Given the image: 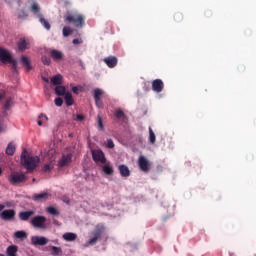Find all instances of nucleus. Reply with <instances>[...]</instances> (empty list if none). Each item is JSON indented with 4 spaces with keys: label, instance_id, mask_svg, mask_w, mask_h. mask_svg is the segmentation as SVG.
Here are the masks:
<instances>
[{
    "label": "nucleus",
    "instance_id": "nucleus-1",
    "mask_svg": "<svg viewBox=\"0 0 256 256\" xmlns=\"http://www.w3.org/2000/svg\"><path fill=\"white\" fill-rule=\"evenodd\" d=\"M21 164L27 169L28 173H31L37 169V165H39V157L27 155V150L24 149L21 154Z\"/></svg>",
    "mask_w": 256,
    "mask_h": 256
},
{
    "label": "nucleus",
    "instance_id": "nucleus-2",
    "mask_svg": "<svg viewBox=\"0 0 256 256\" xmlns=\"http://www.w3.org/2000/svg\"><path fill=\"white\" fill-rule=\"evenodd\" d=\"M65 23H71L77 29H83L85 27V16L78 12H68L64 16Z\"/></svg>",
    "mask_w": 256,
    "mask_h": 256
},
{
    "label": "nucleus",
    "instance_id": "nucleus-3",
    "mask_svg": "<svg viewBox=\"0 0 256 256\" xmlns=\"http://www.w3.org/2000/svg\"><path fill=\"white\" fill-rule=\"evenodd\" d=\"M106 228L103 224H97L94 230L91 232L92 238L87 242V246L96 245L98 239H101L103 233H105Z\"/></svg>",
    "mask_w": 256,
    "mask_h": 256
},
{
    "label": "nucleus",
    "instance_id": "nucleus-4",
    "mask_svg": "<svg viewBox=\"0 0 256 256\" xmlns=\"http://www.w3.org/2000/svg\"><path fill=\"white\" fill-rule=\"evenodd\" d=\"M8 181L11 185H19L20 183H25L27 181V176L23 172H12L8 176Z\"/></svg>",
    "mask_w": 256,
    "mask_h": 256
},
{
    "label": "nucleus",
    "instance_id": "nucleus-5",
    "mask_svg": "<svg viewBox=\"0 0 256 256\" xmlns=\"http://www.w3.org/2000/svg\"><path fill=\"white\" fill-rule=\"evenodd\" d=\"M45 223H47V217L41 215L34 216L30 220V225L35 227V229H47V225Z\"/></svg>",
    "mask_w": 256,
    "mask_h": 256
},
{
    "label": "nucleus",
    "instance_id": "nucleus-6",
    "mask_svg": "<svg viewBox=\"0 0 256 256\" xmlns=\"http://www.w3.org/2000/svg\"><path fill=\"white\" fill-rule=\"evenodd\" d=\"M13 60V53L11 51L0 47V61L3 65H7L9 62Z\"/></svg>",
    "mask_w": 256,
    "mask_h": 256
},
{
    "label": "nucleus",
    "instance_id": "nucleus-7",
    "mask_svg": "<svg viewBox=\"0 0 256 256\" xmlns=\"http://www.w3.org/2000/svg\"><path fill=\"white\" fill-rule=\"evenodd\" d=\"M17 212L14 209H6L0 212V219L2 221H15Z\"/></svg>",
    "mask_w": 256,
    "mask_h": 256
},
{
    "label": "nucleus",
    "instance_id": "nucleus-8",
    "mask_svg": "<svg viewBox=\"0 0 256 256\" xmlns=\"http://www.w3.org/2000/svg\"><path fill=\"white\" fill-rule=\"evenodd\" d=\"M92 158L95 163H107V158H105V153L101 149L92 150Z\"/></svg>",
    "mask_w": 256,
    "mask_h": 256
},
{
    "label": "nucleus",
    "instance_id": "nucleus-9",
    "mask_svg": "<svg viewBox=\"0 0 256 256\" xmlns=\"http://www.w3.org/2000/svg\"><path fill=\"white\" fill-rule=\"evenodd\" d=\"M94 101H95V105L96 107H98V109H103V101L101 100V96L103 95V90L96 88L94 89Z\"/></svg>",
    "mask_w": 256,
    "mask_h": 256
},
{
    "label": "nucleus",
    "instance_id": "nucleus-10",
    "mask_svg": "<svg viewBox=\"0 0 256 256\" xmlns=\"http://www.w3.org/2000/svg\"><path fill=\"white\" fill-rule=\"evenodd\" d=\"M49 243V239L43 236H32L31 237V244L37 247V245H40L43 247L44 245H47Z\"/></svg>",
    "mask_w": 256,
    "mask_h": 256
},
{
    "label": "nucleus",
    "instance_id": "nucleus-11",
    "mask_svg": "<svg viewBox=\"0 0 256 256\" xmlns=\"http://www.w3.org/2000/svg\"><path fill=\"white\" fill-rule=\"evenodd\" d=\"M164 88L165 84L163 83V80L155 79L152 82V91H154L155 93H161V91H163Z\"/></svg>",
    "mask_w": 256,
    "mask_h": 256
},
{
    "label": "nucleus",
    "instance_id": "nucleus-12",
    "mask_svg": "<svg viewBox=\"0 0 256 256\" xmlns=\"http://www.w3.org/2000/svg\"><path fill=\"white\" fill-rule=\"evenodd\" d=\"M138 166L141 169V171L147 173V171H149V160H147L145 156H140L138 159Z\"/></svg>",
    "mask_w": 256,
    "mask_h": 256
},
{
    "label": "nucleus",
    "instance_id": "nucleus-13",
    "mask_svg": "<svg viewBox=\"0 0 256 256\" xmlns=\"http://www.w3.org/2000/svg\"><path fill=\"white\" fill-rule=\"evenodd\" d=\"M104 63H106L107 67H109V69H113L115 67H117V63H118V59L115 56H108L106 58L103 59Z\"/></svg>",
    "mask_w": 256,
    "mask_h": 256
},
{
    "label": "nucleus",
    "instance_id": "nucleus-14",
    "mask_svg": "<svg viewBox=\"0 0 256 256\" xmlns=\"http://www.w3.org/2000/svg\"><path fill=\"white\" fill-rule=\"evenodd\" d=\"M33 215H35V211L28 210L19 212L18 217L20 221H28L29 219H31V217H33Z\"/></svg>",
    "mask_w": 256,
    "mask_h": 256
},
{
    "label": "nucleus",
    "instance_id": "nucleus-15",
    "mask_svg": "<svg viewBox=\"0 0 256 256\" xmlns=\"http://www.w3.org/2000/svg\"><path fill=\"white\" fill-rule=\"evenodd\" d=\"M73 159V154L63 155L60 161L58 162V167H67Z\"/></svg>",
    "mask_w": 256,
    "mask_h": 256
},
{
    "label": "nucleus",
    "instance_id": "nucleus-16",
    "mask_svg": "<svg viewBox=\"0 0 256 256\" xmlns=\"http://www.w3.org/2000/svg\"><path fill=\"white\" fill-rule=\"evenodd\" d=\"M118 171L121 175V177H131V170H129V167H127V165L125 164H121L118 166Z\"/></svg>",
    "mask_w": 256,
    "mask_h": 256
},
{
    "label": "nucleus",
    "instance_id": "nucleus-17",
    "mask_svg": "<svg viewBox=\"0 0 256 256\" xmlns=\"http://www.w3.org/2000/svg\"><path fill=\"white\" fill-rule=\"evenodd\" d=\"M50 56L52 57V59L54 61H63V57H64L63 52H61L57 49H52L50 51Z\"/></svg>",
    "mask_w": 256,
    "mask_h": 256
},
{
    "label": "nucleus",
    "instance_id": "nucleus-18",
    "mask_svg": "<svg viewBox=\"0 0 256 256\" xmlns=\"http://www.w3.org/2000/svg\"><path fill=\"white\" fill-rule=\"evenodd\" d=\"M32 199L33 201H47V199H49V193L42 192L40 194H34Z\"/></svg>",
    "mask_w": 256,
    "mask_h": 256
},
{
    "label": "nucleus",
    "instance_id": "nucleus-19",
    "mask_svg": "<svg viewBox=\"0 0 256 256\" xmlns=\"http://www.w3.org/2000/svg\"><path fill=\"white\" fill-rule=\"evenodd\" d=\"M21 63L23 67H25L26 71H31V69H33V66H31V61H29V58L27 56H21Z\"/></svg>",
    "mask_w": 256,
    "mask_h": 256
},
{
    "label": "nucleus",
    "instance_id": "nucleus-20",
    "mask_svg": "<svg viewBox=\"0 0 256 256\" xmlns=\"http://www.w3.org/2000/svg\"><path fill=\"white\" fill-rule=\"evenodd\" d=\"M63 240L72 242V241H77V234L73 232H66L63 234Z\"/></svg>",
    "mask_w": 256,
    "mask_h": 256
},
{
    "label": "nucleus",
    "instance_id": "nucleus-21",
    "mask_svg": "<svg viewBox=\"0 0 256 256\" xmlns=\"http://www.w3.org/2000/svg\"><path fill=\"white\" fill-rule=\"evenodd\" d=\"M37 18L39 19V22L41 23V25H43V27L46 28L47 31L51 30V24H49V21H47L43 17V14H37Z\"/></svg>",
    "mask_w": 256,
    "mask_h": 256
},
{
    "label": "nucleus",
    "instance_id": "nucleus-22",
    "mask_svg": "<svg viewBox=\"0 0 256 256\" xmlns=\"http://www.w3.org/2000/svg\"><path fill=\"white\" fill-rule=\"evenodd\" d=\"M50 83L55 86L63 84V76L61 74L55 75L51 78Z\"/></svg>",
    "mask_w": 256,
    "mask_h": 256
},
{
    "label": "nucleus",
    "instance_id": "nucleus-23",
    "mask_svg": "<svg viewBox=\"0 0 256 256\" xmlns=\"http://www.w3.org/2000/svg\"><path fill=\"white\" fill-rule=\"evenodd\" d=\"M18 247L16 245H11L7 248V256H17Z\"/></svg>",
    "mask_w": 256,
    "mask_h": 256
},
{
    "label": "nucleus",
    "instance_id": "nucleus-24",
    "mask_svg": "<svg viewBox=\"0 0 256 256\" xmlns=\"http://www.w3.org/2000/svg\"><path fill=\"white\" fill-rule=\"evenodd\" d=\"M28 47H29V42H27V40L25 39H20V41L18 42L19 51H25L28 49Z\"/></svg>",
    "mask_w": 256,
    "mask_h": 256
},
{
    "label": "nucleus",
    "instance_id": "nucleus-25",
    "mask_svg": "<svg viewBox=\"0 0 256 256\" xmlns=\"http://www.w3.org/2000/svg\"><path fill=\"white\" fill-rule=\"evenodd\" d=\"M64 99H65L66 105L68 107H71V105H73L74 100H73V95L71 94V92L65 93L64 94Z\"/></svg>",
    "mask_w": 256,
    "mask_h": 256
},
{
    "label": "nucleus",
    "instance_id": "nucleus-26",
    "mask_svg": "<svg viewBox=\"0 0 256 256\" xmlns=\"http://www.w3.org/2000/svg\"><path fill=\"white\" fill-rule=\"evenodd\" d=\"M66 91H67V89L65 88V86L58 85L55 88V93L59 97H62L63 95H65L67 93Z\"/></svg>",
    "mask_w": 256,
    "mask_h": 256
},
{
    "label": "nucleus",
    "instance_id": "nucleus-27",
    "mask_svg": "<svg viewBox=\"0 0 256 256\" xmlns=\"http://www.w3.org/2000/svg\"><path fill=\"white\" fill-rule=\"evenodd\" d=\"M30 11H32L34 15H39L41 14V7H39V4H37V2H33V4L30 7Z\"/></svg>",
    "mask_w": 256,
    "mask_h": 256
},
{
    "label": "nucleus",
    "instance_id": "nucleus-28",
    "mask_svg": "<svg viewBox=\"0 0 256 256\" xmlns=\"http://www.w3.org/2000/svg\"><path fill=\"white\" fill-rule=\"evenodd\" d=\"M15 239H27V232L20 230L14 233Z\"/></svg>",
    "mask_w": 256,
    "mask_h": 256
},
{
    "label": "nucleus",
    "instance_id": "nucleus-29",
    "mask_svg": "<svg viewBox=\"0 0 256 256\" xmlns=\"http://www.w3.org/2000/svg\"><path fill=\"white\" fill-rule=\"evenodd\" d=\"M15 149V145L13 143H9L6 148V154L10 156L15 155Z\"/></svg>",
    "mask_w": 256,
    "mask_h": 256
},
{
    "label": "nucleus",
    "instance_id": "nucleus-30",
    "mask_svg": "<svg viewBox=\"0 0 256 256\" xmlns=\"http://www.w3.org/2000/svg\"><path fill=\"white\" fill-rule=\"evenodd\" d=\"M46 211L49 213V215H54L55 217L59 216V210L53 206L47 207Z\"/></svg>",
    "mask_w": 256,
    "mask_h": 256
},
{
    "label": "nucleus",
    "instance_id": "nucleus-31",
    "mask_svg": "<svg viewBox=\"0 0 256 256\" xmlns=\"http://www.w3.org/2000/svg\"><path fill=\"white\" fill-rule=\"evenodd\" d=\"M12 73H17L18 62L17 59L13 58L10 62Z\"/></svg>",
    "mask_w": 256,
    "mask_h": 256
},
{
    "label": "nucleus",
    "instance_id": "nucleus-32",
    "mask_svg": "<svg viewBox=\"0 0 256 256\" xmlns=\"http://www.w3.org/2000/svg\"><path fill=\"white\" fill-rule=\"evenodd\" d=\"M149 141L151 145H155L156 136H155V132H153V129L151 127H149Z\"/></svg>",
    "mask_w": 256,
    "mask_h": 256
},
{
    "label": "nucleus",
    "instance_id": "nucleus-33",
    "mask_svg": "<svg viewBox=\"0 0 256 256\" xmlns=\"http://www.w3.org/2000/svg\"><path fill=\"white\" fill-rule=\"evenodd\" d=\"M27 17H29V14H27V12L25 10L18 11V19H20L21 21H25V19H27Z\"/></svg>",
    "mask_w": 256,
    "mask_h": 256
},
{
    "label": "nucleus",
    "instance_id": "nucleus-34",
    "mask_svg": "<svg viewBox=\"0 0 256 256\" xmlns=\"http://www.w3.org/2000/svg\"><path fill=\"white\" fill-rule=\"evenodd\" d=\"M97 123H98V130L99 131H104L105 126L103 125V117H101V115L97 116Z\"/></svg>",
    "mask_w": 256,
    "mask_h": 256
},
{
    "label": "nucleus",
    "instance_id": "nucleus-35",
    "mask_svg": "<svg viewBox=\"0 0 256 256\" xmlns=\"http://www.w3.org/2000/svg\"><path fill=\"white\" fill-rule=\"evenodd\" d=\"M51 249H52L51 255L57 256L63 253V250L61 249V247L52 246Z\"/></svg>",
    "mask_w": 256,
    "mask_h": 256
},
{
    "label": "nucleus",
    "instance_id": "nucleus-36",
    "mask_svg": "<svg viewBox=\"0 0 256 256\" xmlns=\"http://www.w3.org/2000/svg\"><path fill=\"white\" fill-rule=\"evenodd\" d=\"M114 117H116V119H123L125 117V112L121 109H117L114 113Z\"/></svg>",
    "mask_w": 256,
    "mask_h": 256
},
{
    "label": "nucleus",
    "instance_id": "nucleus-37",
    "mask_svg": "<svg viewBox=\"0 0 256 256\" xmlns=\"http://www.w3.org/2000/svg\"><path fill=\"white\" fill-rule=\"evenodd\" d=\"M63 37H69L73 33V30H71L70 27L65 26L62 30Z\"/></svg>",
    "mask_w": 256,
    "mask_h": 256
},
{
    "label": "nucleus",
    "instance_id": "nucleus-38",
    "mask_svg": "<svg viewBox=\"0 0 256 256\" xmlns=\"http://www.w3.org/2000/svg\"><path fill=\"white\" fill-rule=\"evenodd\" d=\"M11 105H13V100L11 98L7 99L4 106H3V109L5 111H9V109L11 108Z\"/></svg>",
    "mask_w": 256,
    "mask_h": 256
},
{
    "label": "nucleus",
    "instance_id": "nucleus-39",
    "mask_svg": "<svg viewBox=\"0 0 256 256\" xmlns=\"http://www.w3.org/2000/svg\"><path fill=\"white\" fill-rule=\"evenodd\" d=\"M102 169L106 175H111L113 173V167L109 165H104Z\"/></svg>",
    "mask_w": 256,
    "mask_h": 256
},
{
    "label": "nucleus",
    "instance_id": "nucleus-40",
    "mask_svg": "<svg viewBox=\"0 0 256 256\" xmlns=\"http://www.w3.org/2000/svg\"><path fill=\"white\" fill-rule=\"evenodd\" d=\"M174 20L177 23H181V21H183V14L181 12L175 13Z\"/></svg>",
    "mask_w": 256,
    "mask_h": 256
},
{
    "label": "nucleus",
    "instance_id": "nucleus-41",
    "mask_svg": "<svg viewBox=\"0 0 256 256\" xmlns=\"http://www.w3.org/2000/svg\"><path fill=\"white\" fill-rule=\"evenodd\" d=\"M42 63L44 65H51V58H49L47 56H42Z\"/></svg>",
    "mask_w": 256,
    "mask_h": 256
},
{
    "label": "nucleus",
    "instance_id": "nucleus-42",
    "mask_svg": "<svg viewBox=\"0 0 256 256\" xmlns=\"http://www.w3.org/2000/svg\"><path fill=\"white\" fill-rule=\"evenodd\" d=\"M106 147H107L108 149H113V148L115 147V143L113 142V139H108V140H107Z\"/></svg>",
    "mask_w": 256,
    "mask_h": 256
},
{
    "label": "nucleus",
    "instance_id": "nucleus-43",
    "mask_svg": "<svg viewBox=\"0 0 256 256\" xmlns=\"http://www.w3.org/2000/svg\"><path fill=\"white\" fill-rule=\"evenodd\" d=\"M55 105H56V107H61L63 105V98H61V97L56 98Z\"/></svg>",
    "mask_w": 256,
    "mask_h": 256
},
{
    "label": "nucleus",
    "instance_id": "nucleus-44",
    "mask_svg": "<svg viewBox=\"0 0 256 256\" xmlns=\"http://www.w3.org/2000/svg\"><path fill=\"white\" fill-rule=\"evenodd\" d=\"M51 169H53V165L51 164H45L43 167V171H45V173L51 171Z\"/></svg>",
    "mask_w": 256,
    "mask_h": 256
},
{
    "label": "nucleus",
    "instance_id": "nucleus-45",
    "mask_svg": "<svg viewBox=\"0 0 256 256\" xmlns=\"http://www.w3.org/2000/svg\"><path fill=\"white\" fill-rule=\"evenodd\" d=\"M80 89H81V86L72 87V91H73V93H75V95H79Z\"/></svg>",
    "mask_w": 256,
    "mask_h": 256
},
{
    "label": "nucleus",
    "instance_id": "nucleus-46",
    "mask_svg": "<svg viewBox=\"0 0 256 256\" xmlns=\"http://www.w3.org/2000/svg\"><path fill=\"white\" fill-rule=\"evenodd\" d=\"M72 43H73V45H81V43H83V40H81V39H74L72 41Z\"/></svg>",
    "mask_w": 256,
    "mask_h": 256
},
{
    "label": "nucleus",
    "instance_id": "nucleus-47",
    "mask_svg": "<svg viewBox=\"0 0 256 256\" xmlns=\"http://www.w3.org/2000/svg\"><path fill=\"white\" fill-rule=\"evenodd\" d=\"M85 116H83L82 114H77L76 115V121H84Z\"/></svg>",
    "mask_w": 256,
    "mask_h": 256
},
{
    "label": "nucleus",
    "instance_id": "nucleus-48",
    "mask_svg": "<svg viewBox=\"0 0 256 256\" xmlns=\"http://www.w3.org/2000/svg\"><path fill=\"white\" fill-rule=\"evenodd\" d=\"M62 201H63L64 203H66V205H69V203H71V200L69 199V197H66V196H64V197L62 198Z\"/></svg>",
    "mask_w": 256,
    "mask_h": 256
},
{
    "label": "nucleus",
    "instance_id": "nucleus-49",
    "mask_svg": "<svg viewBox=\"0 0 256 256\" xmlns=\"http://www.w3.org/2000/svg\"><path fill=\"white\" fill-rule=\"evenodd\" d=\"M78 63L82 69H85V63H83V60H79Z\"/></svg>",
    "mask_w": 256,
    "mask_h": 256
},
{
    "label": "nucleus",
    "instance_id": "nucleus-50",
    "mask_svg": "<svg viewBox=\"0 0 256 256\" xmlns=\"http://www.w3.org/2000/svg\"><path fill=\"white\" fill-rule=\"evenodd\" d=\"M39 119H46V121H47V116H46V115L41 114V115L39 116Z\"/></svg>",
    "mask_w": 256,
    "mask_h": 256
},
{
    "label": "nucleus",
    "instance_id": "nucleus-51",
    "mask_svg": "<svg viewBox=\"0 0 256 256\" xmlns=\"http://www.w3.org/2000/svg\"><path fill=\"white\" fill-rule=\"evenodd\" d=\"M37 124L41 127V126L43 125V121L38 120V121H37Z\"/></svg>",
    "mask_w": 256,
    "mask_h": 256
},
{
    "label": "nucleus",
    "instance_id": "nucleus-52",
    "mask_svg": "<svg viewBox=\"0 0 256 256\" xmlns=\"http://www.w3.org/2000/svg\"><path fill=\"white\" fill-rule=\"evenodd\" d=\"M3 209H5V205L0 204V211L2 212V211H3Z\"/></svg>",
    "mask_w": 256,
    "mask_h": 256
},
{
    "label": "nucleus",
    "instance_id": "nucleus-53",
    "mask_svg": "<svg viewBox=\"0 0 256 256\" xmlns=\"http://www.w3.org/2000/svg\"><path fill=\"white\" fill-rule=\"evenodd\" d=\"M3 131H5V128H3L2 125H0V133H3Z\"/></svg>",
    "mask_w": 256,
    "mask_h": 256
},
{
    "label": "nucleus",
    "instance_id": "nucleus-54",
    "mask_svg": "<svg viewBox=\"0 0 256 256\" xmlns=\"http://www.w3.org/2000/svg\"><path fill=\"white\" fill-rule=\"evenodd\" d=\"M3 97H5V95L0 93V101H1V99H3Z\"/></svg>",
    "mask_w": 256,
    "mask_h": 256
},
{
    "label": "nucleus",
    "instance_id": "nucleus-55",
    "mask_svg": "<svg viewBox=\"0 0 256 256\" xmlns=\"http://www.w3.org/2000/svg\"><path fill=\"white\" fill-rule=\"evenodd\" d=\"M2 174H3V169L0 168V175H2Z\"/></svg>",
    "mask_w": 256,
    "mask_h": 256
},
{
    "label": "nucleus",
    "instance_id": "nucleus-56",
    "mask_svg": "<svg viewBox=\"0 0 256 256\" xmlns=\"http://www.w3.org/2000/svg\"><path fill=\"white\" fill-rule=\"evenodd\" d=\"M44 81H46V83H48V82H49V79H44Z\"/></svg>",
    "mask_w": 256,
    "mask_h": 256
}]
</instances>
